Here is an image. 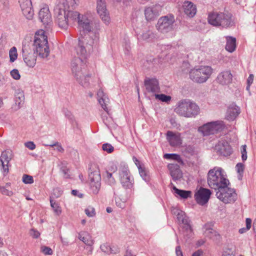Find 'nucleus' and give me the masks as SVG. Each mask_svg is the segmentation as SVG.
I'll return each mask as SVG.
<instances>
[{
    "label": "nucleus",
    "instance_id": "774afa93",
    "mask_svg": "<svg viewBox=\"0 0 256 256\" xmlns=\"http://www.w3.org/2000/svg\"><path fill=\"white\" fill-rule=\"evenodd\" d=\"M106 177L108 180L111 179V178L112 177V174L107 172H106Z\"/></svg>",
    "mask_w": 256,
    "mask_h": 256
},
{
    "label": "nucleus",
    "instance_id": "6e6552de",
    "mask_svg": "<svg viewBox=\"0 0 256 256\" xmlns=\"http://www.w3.org/2000/svg\"><path fill=\"white\" fill-rule=\"evenodd\" d=\"M216 196L224 204L234 203L237 199V194L234 188L226 186H222L217 190Z\"/></svg>",
    "mask_w": 256,
    "mask_h": 256
},
{
    "label": "nucleus",
    "instance_id": "1a4fd4ad",
    "mask_svg": "<svg viewBox=\"0 0 256 256\" xmlns=\"http://www.w3.org/2000/svg\"><path fill=\"white\" fill-rule=\"evenodd\" d=\"M88 178L92 192L97 194L101 186V176L100 170L96 166H92L90 168Z\"/></svg>",
    "mask_w": 256,
    "mask_h": 256
},
{
    "label": "nucleus",
    "instance_id": "7c9ffc66",
    "mask_svg": "<svg viewBox=\"0 0 256 256\" xmlns=\"http://www.w3.org/2000/svg\"><path fill=\"white\" fill-rule=\"evenodd\" d=\"M170 186L174 192L178 195L181 198L186 199L190 197L192 194V192L190 191L179 190L172 182L170 183Z\"/></svg>",
    "mask_w": 256,
    "mask_h": 256
},
{
    "label": "nucleus",
    "instance_id": "7ed1b4c3",
    "mask_svg": "<svg viewBox=\"0 0 256 256\" xmlns=\"http://www.w3.org/2000/svg\"><path fill=\"white\" fill-rule=\"evenodd\" d=\"M178 116L187 118H195L200 112L198 106L190 99H182L179 100L174 110Z\"/></svg>",
    "mask_w": 256,
    "mask_h": 256
},
{
    "label": "nucleus",
    "instance_id": "c03bdc74",
    "mask_svg": "<svg viewBox=\"0 0 256 256\" xmlns=\"http://www.w3.org/2000/svg\"><path fill=\"white\" fill-rule=\"evenodd\" d=\"M102 150L108 153H112L114 150V148L110 144L106 143L102 144Z\"/></svg>",
    "mask_w": 256,
    "mask_h": 256
},
{
    "label": "nucleus",
    "instance_id": "5701e85b",
    "mask_svg": "<svg viewBox=\"0 0 256 256\" xmlns=\"http://www.w3.org/2000/svg\"><path fill=\"white\" fill-rule=\"evenodd\" d=\"M216 80L220 84L227 85L232 82V75L230 70H224L218 74Z\"/></svg>",
    "mask_w": 256,
    "mask_h": 256
},
{
    "label": "nucleus",
    "instance_id": "2f4dec72",
    "mask_svg": "<svg viewBox=\"0 0 256 256\" xmlns=\"http://www.w3.org/2000/svg\"><path fill=\"white\" fill-rule=\"evenodd\" d=\"M236 48V39L232 36L226 37V50L232 52Z\"/></svg>",
    "mask_w": 256,
    "mask_h": 256
},
{
    "label": "nucleus",
    "instance_id": "13d9d810",
    "mask_svg": "<svg viewBox=\"0 0 256 256\" xmlns=\"http://www.w3.org/2000/svg\"><path fill=\"white\" fill-rule=\"evenodd\" d=\"M62 193V192L61 191L59 188H56L54 190V195L56 198L60 197Z\"/></svg>",
    "mask_w": 256,
    "mask_h": 256
},
{
    "label": "nucleus",
    "instance_id": "0e129e2a",
    "mask_svg": "<svg viewBox=\"0 0 256 256\" xmlns=\"http://www.w3.org/2000/svg\"><path fill=\"white\" fill-rule=\"evenodd\" d=\"M133 160L138 167L139 165H140L139 160L136 157H134Z\"/></svg>",
    "mask_w": 256,
    "mask_h": 256
},
{
    "label": "nucleus",
    "instance_id": "49530a36",
    "mask_svg": "<svg viewBox=\"0 0 256 256\" xmlns=\"http://www.w3.org/2000/svg\"><path fill=\"white\" fill-rule=\"evenodd\" d=\"M11 76L16 80H18L20 78V75L17 69H13L10 72Z\"/></svg>",
    "mask_w": 256,
    "mask_h": 256
},
{
    "label": "nucleus",
    "instance_id": "2eb2a0df",
    "mask_svg": "<svg viewBox=\"0 0 256 256\" xmlns=\"http://www.w3.org/2000/svg\"><path fill=\"white\" fill-rule=\"evenodd\" d=\"M212 194L210 190L208 188H200L194 194V198L200 205L203 206L206 204Z\"/></svg>",
    "mask_w": 256,
    "mask_h": 256
},
{
    "label": "nucleus",
    "instance_id": "aec40b11",
    "mask_svg": "<svg viewBox=\"0 0 256 256\" xmlns=\"http://www.w3.org/2000/svg\"><path fill=\"white\" fill-rule=\"evenodd\" d=\"M214 149L217 152H218L221 155L224 156H230L232 152L230 146L224 140L219 141L215 146Z\"/></svg>",
    "mask_w": 256,
    "mask_h": 256
},
{
    "label": "nucleus",
    "instance_id": "cd10ccee",
    "mask_svg": "<svg viewBox=\"0 0 256 256\" xmlns=\"http://www.w3.org/2000/svg\"><path fill=\"white\" fill-rule=\"evenodd\" d=\"M182 6L184 13L189 17L192 18L196 14V8L192 2L185 1Z\"/></svg>",
    "mask_w": 256,
    "mask_h": 256
},
{
    "label": "nucleus",
    "instance_id": "864d4df0",
    "mask_svg": "<svg viewBox=\"0 0 256 256\" xmlns=\"http://www.w3.org/2000/svg\"><path fill=\"white\" fill-rule=\"evenodd\" d=\"M30 234L32 238H38L40 236V233L38 230L34 228L30 230Z\"/></svg>",
    "mask_w": 256,
    "mask_h": 256
},
{
    "label": "nucleus",
    "instance_id": "b1692460",
    "mask_svg": "<svg viewBox=\"0 0 256 256\" xmlns=\"http://www.w3.org/2000/svg\"><path fill=\"white\" fill-rule=\"evenodd\" d=\"M24 92L20 90H17L14 94V104L12 106L14 110H19L24 104Z\"/></svg>",
    "mask_w": 256,
    "mask_h": 256
},
{
    "label": "nucleus",
    "instance_id": "f257e3e1",
    "mask_svg": "<svg viewBox=\"0 0 256 256\" xmlns=\"http://www.w3.org/2000/svg\"><path fill=\"white\" fill-rule=\"evenodd\" d=\"M78 6L76 0H56L54 6L56 22L59 27L66 29L69 24L78 22V28L83 33L91 32L92 23L86 15L73 10Z\"/></svg>",
    "mask_w": 256,
    "mask_h": 256
},
{
    "label": "nucleus",
    "instance_id": "0eeeda50",
    "mask_svg": "<svg viewBox=\"0 0 256 256\" xmlns=\"http://www.w3.org/2000/svg\"><path fill=\"white\" fill-rule=\"evenodd\" d=\"M212 72V69L209 66H200L194 68L190 72V78L194 82L203 83L206 82Z\"/></svg>",
    "mask_w": 256,
    "mask_h": 256
},
{
    "label": "nucleus",
    "instance_id": "6ab92c4d",
    "mask_svg": "<svg viewBox=\"0 0 256 256\" xmlns=\"http://www.w3.org/2000/svg\"><path fill=\"white\" fill-rule=\"evenodd\" d=\"M146 89L148 92L157 94L160 92V88L158 80L156 78H146L144 81Z\"/></svg>",
    "mask_w": 256,
    "mask_h": 256
},
{
    "label": "nucleus",
    "instance_id": "c85d7f7f",
    "mask_svg": "<svg viewBox=\"0 0 256 256\" xmlns=\"http://www.w3.org/2000/svg\"><path fill=\"white\" fill-rule=\"evenodd\" d=\"M98 100L102 108L106 112H108L106 106L107 102H108V99L106 96L104 94L102 90H100L98 92Z\"/></svg>",
    "mask_w": 256,
    "mask_h": 256
},
{
    "label": "nucleus",
    "instance_id": "6e6d98bb",
    "mask_svg": "<svg viewBox=\"0 0 256 256\" xmlns=\"http://www.w3.org/2000/svg\"><path fill=\"white\" fill-rule=\"evenodd\" d=\"M0 192L3 194L8 196H10L12 194V191L8 190L4 186L2 187Z\"/></svg>",
    "mask_w": 256,
    "mask_h": 256
},
{
    "label": "nucleus",
    "instance_id": "8fccbe9b",
    "mask_svg": "<svg viewBox=\"0 0 256 256\" xmlns=\"http://www.w3.org/2000/svg\"><path fill=\"white\" fill-rule=\"evenodd\" d=\"M41 250L46 255H51L52 254V250L50 247L43 246L41 248Z\"/></svg>",
    "mask_w": 256,
    "mask_h": 256
},
{
    "label": "nucleus",
    "instance_id": "338daca9",
    "mask_svg": "<svg viewBox=\"0 0 256 256\" xmlns=\"http://www.w3.org/2000/svg\"><path fill=\"white\" fill-rule=\"evenodd\" d=\"M100 248H101V250H102V251H104V252H107V251H108V250H107V248H106V246L105 245H104H104H102V246H100Z\"/></svg>",
    "mask_w": 256,
    "mask_h": 256
},
{
    "label": "nucleus",
    "instance_id": "f03ea898",
    "mask_svg": "<svg viewBox=\"0 0 256 256\" xmlns=\"http://www.w3.org/2000/svg\"><path fill=\"white\" fill-rule=\"evenodd\" d=\"M86 59L82 58H72L70 62V69L72 75L76 81L83 86H87L90 78L89 74H86Z\"/></svg>",
    "mask_w": 256,
    "mask_h": 256
},
{
    "label": "nucleus",
    "instance_id": "dca6fc26",
    "mask_svg": "<svg viewBox=\"0 0 256 256\" xmlns=\"http://www.w3.org/2000/svg\"><path fill=\"white\" fill-rule=\"evenodd\" d=\"M38 18L47 30L50 28L52 22L51 14L48 8H43L40 10L38 13Z\"/></svg>",
    "mask_w": 256,
    "mask_h": 256
},
{
    "label": "nucleus",
    "instance_id": "20e7f679",
    "mask_svg": "<svg viewBox=\"0 0 256 256\" xmlns=\"http://www.w3.org/2000/svg\"><path fill=\"white\" fill-rule=\"evenodd\" d=\"M222 169L220 167H214L210 170L208 173V184L209 186L217 190L222 186L230 184L228 179L222 174Z\"/></svg>",
    "mask_w": 256,
    "mask_h": 256
},
{
    "label": "nucleus",
    "instance_id": "a878e982",
    "mask_svg": "<svg viewBox=\"0 0 256 256\" xmlns=\"http://www.w3.org/2000/svg\"><path fill=\"white\" fill-rule=\"evenodd\" d=\"M12 159V152L10 150H5L2 152L0 157V162L2 163L4 172H8V164Z\"/></svg>",
    "mask_w": 256,
    "mask_h": 256
},
{
    "label": "nucleus",
    "instance_id": "bb28decb",
    "mask_svg": "<svg viewBox=\"0 0 256 256\" xmlns=\"http://www.w3.org/2000/svg\"><path fill=\"white\" fill-rule=\"evenodd\" d=\"M166 138L170 146H178L182 144L180 134H175L172 132L168 131L166 133Z\"/></svg>",
    "mask_w": 256,
    "mask_h": 256
},
{
    "label": "nucleus",
    "instance_id": "79ce46f5",
    "mask_svg": "<svg viewBox=\"0 0 256 256\" xmlns=\"http://www.w3.org/2000/svg\"><path fill=\"white\" fill-rule=\"evenodd\" d=\"M62 112L64 114L65 116L68 118L70 121L72 122L74 121V118L72 112L68 110L67 108H64L62 110Z\"/></svg>",
    "mask_w": 256,
    "mask_h": 256
},
{
    "label": "nucleus",
    "instance_id": "a211bd4d",
    "mask_svg": "<svg viewBox=\"0 0 256 256\" xmlns=\"http://www.w3.org/2000/svg\"><path fill=\"white\" fill-rule=\"evenodd\" d=\"M18 2L24 16L28 20H32L34 12L31 0H18Z\"/></svg>",
    "mask_w": 256,
    "mask_h": 256
},
{
    "label": "nucleus",
    "instance_id": "c756f323",
    "mask_svg": "<svg viewBox=\"0 0 256 256\" xmlns=\"http://www.w3.org/2000/svg\"><path fill=\"white\" fill-rule=\"evenodd\" d=\"M78 238L88 246H92L94 244L92 236L87 232H82L79 234Z\"/></svg>",
    "mask_w": 256,
    "mask_h": 256
},
{
    "label": "nucleus",
    "instance_id": "e2e57ef3",
    "mask_svg": "<svg viewBox=\"0 0 256 256\" xmlns=\"http://www.w3.org/2000/svg\"><path fill=\"white\" fill-rule=\"evenodd\" d=\"M248 230V229H246V228H240L238 232H239L240 234H243V233L246 232Z\"/></svg>",
    "mask_w": 256,
    "mask_h": 256
},
{
    "label": "nucleus",
    "instance_id": "a18cd8bd",
    "mask_svg": "<svg viewBox=\"0 0 256 256\" xmlns=\"http://www.w3.org/2000/svg\"><path fill=\"white\" fill-rule=\"evenodd\" d=\"M22 182L26 184H32L34 182L33 177L28 174H24L22 176Z\"/></svg>",
    "mask_w": 256,
    "mask_h": 256
},
{
    "label": "nucleus",
    "instance_id": "4468645a",
    "mask_svg": "<svg viewBox=\"0 0 256 256\" xmlns=\"http://www.w3.org/2000/svg\"><path fill=\"white\" fill-rule=\"evenodd\" d=\"M174 213L176 214L178 222H182L183 224L182 230L184 235L190 236L192 233V230L189 222L188 218L186 216L185 212L181 210L176 209Z\"/></svg>",
    "mask_w": 256,
    "mask_h": 256
},
{
    "label": "nucleus",
    "instance_id": "f8f14e48",
    "mask_svg": "<svg viewBox=\"0 0 256 256\" xmlns=\"http://www.w3.org/2000/svg\"><path fill=\"white\" fill-rule=\"evenodd\" d=\"M175 20L173 15L170 14L160 18L156 24L157 29L162 33L168 32L173 29Z\"/></svg>",
    "mask_w": 256,
    "mask_h": 256
},
{
    "label": "nucleus",
    "instance_id": "58836bf2",
    "mask_svg": "<svg viewBox=\"0 0 256 256\" xmlns=\"http://www.w3.org/2000/svg\"><path fill=\"white\" fill-rule=\"evenodd\" d=\"M164 158L166 159L176 160L178 162L182 160L180 156L176 154H164Z\"/></svg>",
    "mask_w": 256,
    "mask_h": 256
},
{
    "label": "nucleus",
    "instance_id": "603ef678",
    "mask_svg": "<svg viewBox=\"0 0 256 256\" xmlns=\"http://www.w3.org/2000/svg\"><path fill=\"white\" fill-rule=\"evenodd\" d=\"M62 172L64 174V176L65 178H68L70 174H68L69 170L66 166H62L60 168Z\"/></svg>",
    "mask_w": 256,
    "mask_h": 256
},
{
    "label": "nucleus",
    "instance_id": "5fc2aeb1",
    "mask_svg": "<svg viewBox=\"0 0 256 256\" xmlns=\"http://www.w3.org/2000/svg\"><path fill=\"white\" fill-rule=\"evenodd\" d=\"M25 146L30 150H34L36 148V145L32 142H28L25 143Z\"/></svg>",
    "mask_w": 256,
    "mask_h": 256
},
{
    "label": "nucleus",
    "instance_id": "473e14b6",
    "mask_svg": "<svg viewBox=\"0 0 256 256\" xmlns=\"http://www.w3.org/2000/svg\"><path fill=\"white\" fill-rule=\"evenodd\" d=\"M156 12L151 7L146 8L144 10V15L147 20H151L154 19L156 16Z\"/></svg>",
    "mask_w": 256,
    "mask_h": 256
},
{
    "label": "nucleus",
    "instance_id": "e433bc0d",
    "mask_svg": "<svg viewBox=\"0 0 256 256\" xmlns=\"http://www.w3.org/2000/svg\"><path fill=\"white\" fill-rule=\"evenodd\" d=\"M10 61V62H14L18 58L17 50L16 47H12L9 52Z\"/></svg>",
    "mask_w": 256,
    "mask_h": 256
},
{
    "label": "nucleus",
    "instance_id": "37998d69",
    "mask_svg": "<svg viewBox=\"0 0 256 256\" xmlns=\"http://www.w3.org/2000/svg\"><path fill=\"white\" fill-rule=\"evenodd\" d=\"M86 214L88 217H93L96 215V212L94 208L92 206H88L84 210Z\"/></svg>",
    "mask_w": 256,
    "mask_h": 256
},
{
    "label": "nucleus",
    "instance_id": "ddd939ff",
    "mask_svg": "<svg viewBox=\"0 0 256 256\" xmlns=\"http://www.w3.org/2000/svg\"><path fill=\"white\" fill-rule=\"evenodd\" d=\"M119 177L120 183L124 188H130L132 186L134 179L128 167L124 166L120 169Z\"/></svg>",
    "mask_w": 256,
    "mask_h": 256
},
{
    "label": "nucleus",
    "instance_id": "c9c22d12",
    "mask_svg": "<svg viewBox=\"0 0 256 256\" xmlns=\"http://www.w3.org/2000/svg\"><path fill=\"white\" fill-rule=\"evenodd\" d=\"M211 226L212 225L210 224H206L204 226V228L205 229L204 234L210 238H212V234H213V233H216L211 228Z\"/></svg>",
    "mask_w": 256,
    "mask_h": 256
},
{
    "label": "nucleus",
    "instance_id": "ea45409f",
    "mask_svg": "<svg viewBox=\"0 0 256 256\" xmlns=\"http://www.w3.org/2000/svg\"><path fill=\"white\" fill-rule=\"evenodd\" d=\"M126 198H121L118 196H115L116 204L120 208H123L124 206V203L126 202Z\"/></svg>",
    "mask_w": 256,
    "mask_h": 256
},
{
    "label": "nucleus",
    "instance_id": "69168bd1",
    "mask_svg": "<svg viewBox=\"0 0 256 256\" xmlns=\"http://www.w3.org/2000/svg\"><path fill=\"white\" fill-rule=\"evenodd\" d=\"M124 256H134L132 252L129 250H126Z\"/></svg>",
    "mask_w": 256,
    "mask_h": 256
},
{
    "label": "nucleus",
    "instance_id": "423d86ee",
    "mask_svg": "<svg viewBox=\"0 0 256 256\" xmlns=\"http://www.w3.org/2000/svg\"><path fill=\"white\" fill-rule=\"evenodd\" d=\"M208 22L210 24L216 26H220L222 28L231 27L234 25L232 19V15L228 12H213L208 16Z\"/></svg>",
    "mask_w": 256,
    "mask_h": 256
},
{
    "label": "nucleus",
    "instance_id": "9d476101",
    "mask_svg": "<svg viewBox=\"0 0 256 256\" xmlns=\"http://www.w3.org/2000/svg\"><path fill=\"white\" fill-rule=\"evenodd\" d=\"M225 128L223 121L217 120L208 122L198 128L204 136L213 134L222 131Z\"/></svg>",
    "mask_w": 256,
    "mask_h": 256
},
{
    "label": "nucleus",
    "instance_id": "393cba45",
    "mask_svg": "<svg viewBox=\"0 0 256 256\" xmlns=\"http://www.w3.org/2000/svg\"><path fill=\"white\" fill-rule=\"evenodd\" d=\"M170 174L174 180H180L182 176L179 165L176 164H170L168 166Z\"/></svg>",
    "mask_w": 256,
    "mask_h": 256
},
{
    "label": "nucleus",
    "instance_id": "680f3d73",
    "mask_svg": "<svg viewBox=\"0 0 256 256\" xmlns=\"http://www.w3.org/2000/svg\"><path fill=\"white\" fill-rule=\"evenodd\" d=\"M202 252L201 250H198L193 253L192 256H202Z\"/></svg>",
    "mask_w": 256,
    "mask_h": 256
},
{
    "label": "nucleus",
    "instance_id": "09e8293b",
    "mask_svg": "<svg viewBox=\"0 0 256 256\" xmlns=\"http://www.w3.org/2000/svg\"><path fill=\"white\" fill-rule=\"evenodd\" d=\"M46 146H50V147L56 146V149L60 152H64V149L62 148L60 144L58 142H56L54 143L50 144H46Z\"/></svg>",
    "mask_w": 256,
    "mask_h": 256
},
{
    "label": "nucleus",
    "instance_id": "3c124183",
    "mask_svg": "<svg viewBox=\"0 0 256 256\" xmlns=\"http://www.w3.org/2000/svg\"><path fill=\"white\" fill-rule=\"evenodd\" d=\"M246 145H243L242 146L241 148V153H242V158L243 161L246 160L247 159V154H246Z\"/></svg>",
    "mask_w": 256,
    "mask_h": 256
},
{
    "label": "nucleus",
    "instance_id": "39448f33",
    "mask_svg": "<svg viewBox=\"0 0 256 256\" xmlns=\"http://www.w3.org/2000/svg\"><path fill=\"white\" fill-rule=\"evenodd\" d=\"M34 46L38 56L42 58H47L50 54L47 36L45 32L41 30L38 31L34 36Z\"/></svg>",
    "mask_w": 256,
    "mask_h": 256
},
{
    "label": "nucleus",
    "instance_id": "72a5a7b5",
    "mask_svg": "<svg viewBox=\"0 0 256 256\" xmlns=\"http://www.w3.org/2000/svg\"><path fill=\"white\" fill-rule=\"evenodd\" d=\"M138 171L140 176L146 182H148L150 180V176L148 171L144 167L142 166L141 165L138 166Z\"/></svg>",
    "mask_w": 256,
    "mask_h": 256
},
{
    "label": "nucleus",
    "instance_id": "4be33fe9",
    "mask_svg": "<svg viewBox=\"0 0 256 256\" xmlns=\"http://www.w3.org/2000/svg\"><path fill=\"white\" fill-rule=\"evenodd\" d=\"M240 112V108L235 104H232L227 110L226 118L228 121H233L239 115Z\"/></svg>",
    "mask_w": 256,
    "mask_h": 256
},
{
    "label": "nucleus",
    "instance_id": "bf43d9fd",
    "mask_svg": "<svg viewBox=\"0 0 256 256\" xmlns=\"http://www.w3.org/2000/svg\"><path fill=\"white\" fill-rule=\"evenodd\" d=\"M176 256H183V254L180 246H178L176 248Z\"/></svg>",
    "mask_w": 256,
    "mask_h": 256
},
{
    "label": "nucleus",
    "instance_id": "9b49d317",
    "mask_svg": "<svg viewBox=\"0 0 256 256\" xmlns=\"http://www.w3.org/2000/svg\"><path fill=\"white\" fill-rule=\"evenodd\" d=\"M84 38H79L78 44L74 47V51L77 56L76 58H82L86 59L87 50H92L94 44V40H90L89 42H86Z\"/></svg>",
    "mask_w": 256,
    "mask_h": 256
},
{
    "label": "nucleus",
    "instance_id": "de8ad7c7",
    "mask_svg": "<svg viewBox=\"0 0 256 256\" xmlns=\"http://www.w3.org/2000/svg\"><path fill=\"white\" fill-rule=\"evenodd\" d=\"M140 36L142 40H148L153 37V33L150 30H147L146 32L142 33Z\"/></svg>",
    "mask_w": 256,
    "mask_h": 256
},
{
    "label": "nucleus",
    "instance_id": "052dcab7",
    "mask_svg": "<svg viewBox=\"0 0 256 256\" xmlns=\"http://www.w3.org/2000/svg\"><path fill=\"white\" fill-rule=\"evenodd\" d=\"M246 229L249 230L251 228L252 220L250 218H246Z\"/></svg>",
    "mask_w": 256,
    "mask_h": 256
},
{
    "label": "nucleus",
    "instance_id": "f3484780",
    "mask_svg": "<svg viewBox=\"0 0 256 256\" xmlns=\"http://www.w3.org/2000/svg\"><path fill=\"white\" fill-rule=\"evenodd\" d=\"M97 12L100 15L102 20L106 24H108L110 21L109 13L106 8V4L104 0H96Z\"/></svg>",
    "mask_w": 256,
    "mask_h": 256
},
{
    "label": "nucleus",
    "instance_id": "412c9836",
    "mask_svg": "<svg viewBox=\"0 0 256 256\" xmlns=\"http://www.w3.org/2000/svg\"><path fill=\"white\" fill-rule=\"evenodd\" d=\"M36 54L26 46V54H24V60L26 64L30 68H34L36 64Z\"/></svg>",
    "mask_w": 256,
    "mask_h": 256
},
{
    "label": "nucleus",
    "instance_id": "f704fd0d",
    "mask_svg": "<svg viewBox=\"0 0 256 256\" xmlns=\"http://www.w3.org/2000/svg\"><path fill=\"white\" fill-rule=\"evenodd\" d=\"M50 206L53 208L57 216H60L62 213V209L59 204L52 199H50Z\"/></svg>",
    "mask_w": 256,
    "mask_h": 256
},
{
    "label": "nucleus",
    "instance_id": "a19ab883",
    "mask_svg": "<svg viewBox=\"0 0 256 256\" xmlns=\"http://www.w3.org/2000/svg\"><path fill=\"white\" fill-rule=\"evenodd\" d=\"M236 168L237 172L239 174L238 178L240 179L244 171V166L243 164L240 162L237 164Z\"/></svg>",
    "mask_w": 256,
    "mask_h": 256
},
{
    "label": "nucleus",
    "instance_id": "4d7b16f0",
    "mask_svg": "<svg viewBox=\"0 0 256 256\" xmlns=\"http://www.w3.org/2000/svg\"><path fill=\"white\" fill-rule=\"evenodd\" d=\"M254 76L252 74H250L247 80V83H248V86H246L247 90H249L250 84L252 83L253 80H254Z\"/></svg>",
    "mask_w": 256,
    "mask_h": 256
},
{
    "label": "nucleus",
    "instance_id": "4c0bfd02",
    "mask_svg": "<svg viewBox=\"0 0 256 256\" xmlns=\"http://www.w3.org/2000/svg\"><path fill=\"white\" fill-rule=\"evenodd\" d=\"M155 98L156 99L160 100L162 102H165L166 103H168L171 99L172 97L170 96H167L164 94H155Z\"/></svg>",
    "mask_w": 256,
    "mask_h": 256
}]
</instances>
